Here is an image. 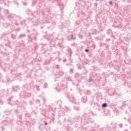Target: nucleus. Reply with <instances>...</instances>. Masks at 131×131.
I'll list each match as a JSON object with an SVG mask.
<instances>
[{
    "instance_id": "nucleus-1",
    "label": "nucleus",
    "mask_w": 131,
    "mask_h": 131,
    "mask_svg": "<svg viewBox=\"0 0 131 131\" xmlns=\"http://www.w3.org/2000/svg\"><path fill=\"white\" fill-rule=\"evenodd\" d=\"M107 103H103L102 104V107H103V108H105V107H107Z\"/></svg>"
},
{
    "instance_id": "nucleus-2",
    "label": "nucleus",
    "mask_w": 131,
    "mask_h": 131,
    "mask_svg": "<svg viewBox=\"0 0 131 131\" xmlns=\"http://www.w3.org/2000/svg\"><path fill=\"white\" fill-rule=\"evenodd\" d=\"M119 126L120 127H122V124L120 123V124H119Z\"/></svg>"
},
{
    "instance_id": "nucleus-3",
    "label": "nucleus",
    "mask_w": 131,
    "mask_h": 131,
    "mask_svg": "<svg viewBox=\"0 0 131 131\" xmlns=\"http://www.w3.org/2000/svg\"><path fill=\"white\" fill-rule=\"evenodd\" d=\"M85 51V52H89V50H88V49H86Z\"/></svg>"
},
{
    "instance_id": "nucleus-4",
    "label": "nucleus",
    "mask_w": 131,
    "mask_h": 131,
    "mask_svg": "<svg viewBox=\"0 0 131 131\" xmlns=\"http://www.w3.org/2000/svg\"><path fill=\"white\" fill-rule=\"evenodd\" d=\"M45 125H47L48 124V123L46 122L45 123Z\"/></svg>"
}]
</instances>
